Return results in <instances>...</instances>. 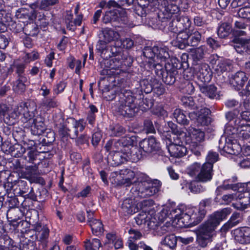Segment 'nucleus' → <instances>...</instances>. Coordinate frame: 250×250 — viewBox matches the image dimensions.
<instances>
[{"label": "nucleus", "instance_id": "473e14b6", "mask_svg": "<svg viewBox=\"0 0 250 250\" xmlns=\"http://www.w3.org/2000/svg\"><path fill=\"white\" fill-rule=\"evenodd\" d=\"M245 32L243 30H236L235 29V51L240 54L244 53L247 51V49L245 44L244 39L236 38L237 36H242Z\"/></svg>", "mask_w": 250, "mask_h": 250}, {"label": "nucleus", "instance_id": "7ed1b4c3", "mask_svg": "<svg viewBox=\"0 0 250 250\" xmlns=\"http://www.w3.org/2000/svg\"><path fill=\"white\" fill-rule=\"evenodd\" d=\"M24 112L22 122H29L31 124V133L34 135H41L45 133L48 129L46 128L44 119L37 113V105L33 102L26 103L24 106Z\"/></svg>", "mask_w": 250, "mask_h": 250}, {"label": "nucleus", "instance_id": "2eb2a0df", "mask_svg": "<svg viewBox=\"0 0 250 250\" xmlns=\"http://www.w3.org/2000/svg\"><path fill=\"white\" fill-rule=\"evenodd\" d=\"M208 28L199 29L198 30H192L188 34H185V37L187 38L188 45L196 47L201 42L202 38V34H205Z\"/></svg>", "mask_w": 250, "mask_h": 250}, {"label": "nucleus", "instance_id": "bf43d9fd", "mask_svg": "<svg viewBox=\"0 0 250 250\" xmlns=\"http://www.w3.org/2000/svg\"><path fill=\"white\" fill-rule=\"evenodd\" d=\"M120 143L125 151L127 148H130V146H134V144L136 140V137L134 136H125L120 139H119Z\"/></svg>", "mask_w": 250, "mask_h": 250}, {"label": "nucleus", "instance_id": "e2e57ef3", "mask_svg": "<svg viewBox=\"0 0 250 250\" xmlns=\"http://www.w3.org/2000/svg\"><path fill=\"white\" fill-rule=\"evenodd\" d=\"M185 144L189 145V149L195 155L199 156L201 155V150L203 148V146L200 143L195 142H191L190 143L189 141L186 140Z\"/></svg>", "mask_w": 250, "mask_h": 250}, {"label": "nucleus", "instance_id": "f3484780", "mask_svg": "<svg viewBox=\"0 0 250 250\" xmlns=\"http://www.w3.org/2000/svg\"><path fill=\"white\" fill-rule=\"evenodd\" d=\"M70 125H72L73 127L70 129L68 136L70 138L74 139L78 136L79 132L83 131L85 126V123L83 119L76 120L74 118H70Z\"/></svg>", "mask_w": 250, "mask_h": 250}, {"label": "nucleus", "instance_id": "5701e85b", "mask_svg": "<svg viewBox=\"0 0 250 250\" xmlns=\"http://www.w3.org/2000/svg\"><path fill=\"white\" fill-rule=\"evenodd\" d=\"M103 60L101 62V67L103 69L101 71L100 74L102 75L111 76L114 73V65L113 59L110 58H103Z\"/></svg>", "mask_w": 250, "mask_h": 250}, {"label": "nucleus", "instance_id": "412c9836", "mask_svg": "<svg viewBox=\"0 0 250 250\" xmlns=\"http://www.w3.org/2000/svg\"><path fill=\"white\" fill-rule=\"evenodd\" d=\"M235 241L245 244L250 243V228L242 227L235 229Z\"/></svg>", "mask_w": 250, "mask_h": 250}, {"label": "nucleus", "instance_id": "6e6552de", "mask_svg": "<svg viewBox=\"0 0 250 250\" xmlns=\"http://www.w3.org/2000/svg\"><path fill=\"white\" fill-rule=\"evenodd\" d=\"M168 29L174 33H184L189 30L191 25V21L188 16L175 15L171 21L168 23Z\"/></svg>", "mask_w": 250, "mask_h": 250}, {"label": "nucleus", "instance_id": "37998d69", "mask_svg": "<svg viewBox=\"0 0 250 250\" xmlns=\"http://www.w3.org/2000/svg\"><path fill=\"white\" fill-rule=\"evenodd\" d=\"M178 237L174 234L167 235L161 241L162 245L167 246L171 250L174 249L176 247Z\"/></svg>", "mask_w": 250, "mask_h": 250}, {"label": "nucleus", "instance_id": "864d4df0", "mask_svg": "<svg viewBox=\"0 0 250 250\" xmlns=\"http://www.w3.org/2000/svg\"><path fill=\"white\" fill-rule=\"evenodd\" d=\"M237 102H239L241 105V103H243V106L246 109H250V98H248L247 92L245 90H242L238 92L237 97Z\"/></svg>", "mask_w": 250, "mask_h": 250}, {"label": "nucleus", "instance_id": "b1692460", "mask_svg": "<svg viewBox=\"0 0 250 250\" xmlns=\"http://www.w3.org/2000/svg\"><path fill=\"white\" fill-rule=\"evenodd\" d=\"M100 37H102V39L109 43L113 41L117 42L120 38V35L118 32L111 28L106 27L102 28Z\"/></svg>", "mask_w": 250, "mask_h": 250}, {"label": "nucleus", "instance_id": "f8f14e48", "mask_svg": "<svg viewBox=\"0 0 250 250\" xmlns=\"http://www.w3.org/2000/svg\"><path fill=\"white\" fill-rule=\"evenodd\" d=\"M193 70L198 79L203 83H208L211 79L209 66L206 63H193Z\"/></svg>", "mask_w": 250, "mask_h": 250}, {"label": "nucleus", "instance_id": "8fccbe9b", "mask_svg": "<svg viewBox=\"0 0 250 250\" xmlns=\"http://www.w3.org/2000/svg\"><path fill=\"white\" fill-rule=\"evenodd\" d=\"M176 40L174 42V45L180 49H184L189 46L187 38L185 37V34L177 33Z\"/></svg>", "mask_w": 250, "mask_h": 250}, {"label": "nucleus", "instance_id": "f03ea898", "mask_svg": "<svg viewBox=\"0 0 250 250\" xmlns=\"http://www.w3.org/2000/svg\"><path fill=\"white\" fill-rule=\"evenodd\" d=\"M161 182L157 180L146 179L134 183L131 189L134 199L127 198L124 200L122 205L123 211L127 214H132L138 211L139 208L134 202L136 198H147L157 194L161 187Z\"/></svg>", "mask_w": 250, "mask_h": 250}, {"label": "nucleus", "instance_id": "dca6fc26", "mask_svg": "<svg viewBox=\"0 0 250 250\" xmlns=\"http://www.w3.org/2000/svg\"><path fill=\"white\" fill-rule=\"evenodd\" d=\"M213 175V168L211 164L204 163L202 165V168L197 175L196 180L202 183H206L211 181Z\"/></svg>", "mask_w": 250, "mask_h": 250}, {"label": "nucleus", "instance_id": "f704fd0d", "mask_svg": "<svg viewBox=\"0 0 250 250\" xmlns=\"http://www.w3.org/2000/svg\"><path fill=\"white\" fill-rule=\"evenodd\" d=\"M21 106L20 108L16 107L12 111L7 114L3 119L4 123L9 125H14L21 115Z\"/></svg>", "mask_w": 250, "mask_h": 250}, {"label": "nucleus", "instance_id": "0eeeda50", "mask_svg": "<svg viewBox=\"0 0 250 250\" xmlns=\"http://www.w3.org/2000/svg\"><path fill=\"white\" fill-rule=\"evenodd\" d=\"M127 21L126 13L122 9L106 11L103 18L104 23H110L115 27H122L123 25L127 24Z\"/></svg>", "mask_w": 250, "mask_h": 250}, {"label": "nucleus", "instance_id": "774afa93", "mask_svg": "<svg viewBox=\"0 0 250 250\" xmlns=\"http://www.w3.org/2000/svg\"><path fill=\"white\" fill-rule=\"evenodd\" d=\"M100 38L96 45V50L100 53V56L103 58V56L106 54V51L108 50V48L107 46L108 42L102 39V37H100Z\"/></svg>", "mask_w": 250, "mask_h": 250}, {"label": "nucleus", "instance_id": "1a4fd4ad", "mask_svg": "<svg viewBox=\"0 0 250 250\" xmlns=\"http://www.w3.org/2000/svg\"><path fill=\"white\" fill-rule=\"evenodd\" d=\"M226 215L223 210L215 212L210 216L207 221L200 226L198 232L202 233L203 231V234H209L212 237L216 227L225 218Z\"/></svg>", "mask_w": 250, "mask_h": 250}, {"label": "nucleus", "instance_id": "cd10ccee", "mask_svg": "<svg viewBox=\"0 0 250 250\" xmlns=\"http://www.w3.org/2000/svg\"><path fill=\"white\" fill-rule=\"evenodd\" d=\"M233 141V139H226V144L224 145L221 139L219 140L218 149L221 154L225 155L226 153L231 155L234 154Z\"/></svg>", "mask_w": 250, "mask_h": 250}, {"label": "nucleus", "instance_id": "69168bd1", "mask_svg": "<svg viewBox=\"0 0 250 250\" xmlns=\"http://www.w3.org/2000/svg\"><path fill=\"white\" fill-rule=\"evenodd\" d=\"M199 182H200L196 180L195 181L191 182L188 184V188L191 192L197 194L205 190V188H204Z\"/></svg>", "mask_w": 250, "mask_h": 250}, {"label": "nucleus", "instance_id": "13d9d810", "mask_svg": "<svg viewBox=\"0 0 250 250\" xmlns=\"http://www.w3.org/2000/svg\"><path fill=\"white\" fill-rule=\"evenodd\" d=\"M23 30L26 35L33 37L37 36L39 32L38 25L33 22L27 24L25 26Z\"/></svg>", "mask_w": 250, "mask_h": 250}, {"label": "nucleus", "instance_id": "c03bdc74", "mask_svg": "<svg viewBox=\"0 0 250 250\" xmlns=\"http://www.w3.org/2000/svg\"><path fill=\"white\" fill-rule=\"evenodd\" d=\"M59 104L60 103L55 97L45 98L42 99V105L47 110L56 108Z\"/></svg>", "mask_w": 250, "mask_h": 250}, {"label": "nucleus", "instance_id": "aec40b11", "mask_svg": "<svg viewBox=\"0 0 250 250\" xmlns=\"http://www.w3.org/2000/svg\"><path fill=\"white\" fill-rule=\"evenodd\" d=\"M217 34L220 38H226L230 37V42L234 43V31L229 23L224 22L221 24L217 30Z\"/></svg>", "mask_w": 250, "mask_h": 250}, {"label": "nucleus", "instance_id": "09e8293b", "mask_svg": "<svg viewBox=\"0 0 250 250\" xmlns=\"http://www.w3.org/2000/svg\"><path fill=\"white\" fill-rule=\"evenodd\" d=\"M125 132V129L119 124L111 125L109 127V134L112 137H120Z\"/></svg>", "mask_w": 250, "mask_h": 250}, {"label": "nucleus", "instance_id": "9b49d317", "mask_svg": "<svg viewBox=\"0 0 250 250\" xmlns=\"http://www.w3.org/2000/svg\"><path fill=\"white\" fill-rule=\"evenodd\" d=\"M166 214L165 216L160 219L159 217V220H160L161 223L157 221L155 217H151L150 221L147 223V226L149 228L154 230V233L155 235L162 236L167 232L171 231L172 226L170 223H166L165 224L161 226L162 222L164 219L166 217Z\"/></svg>", "mask_w": 250, "mask_h": 250}, {"label": "nucleus", "instance_id": "a19ab883", "mask_svg": "<svg viewBox=\"0 0 250 250\" xmlns=\"http://www.w3.org/2000/svg\"><path fill=\"white\" fill-rule=\"evenodd\" d=\"M121 50V47L119 46L116 42H115V45L110 46V49L108 48L107 51H106V54L103 56V58H111L112 57L114 56L117 57V58H115L116 60H120V57L122 56V54Z\"/></svg>", "mask_w": 250, "mask_h": 250}, {"label": "nucleus", "instance_id": "a18cd8bd", "mask_svg": "<svg viewBox=\"0 0 250 250\" xmlns=\"http://www.w3.org/2000/svg\"><path fill=\"white\" fill-rule=\"evenodd\" d=\"M101 245V243L98 239H87L84 242L83 247L84 250H98Z\"/></svg>", "mask_w": 250, "mask_h": 250}, {"label": "nucleus", "instance_id": "a878e982", "mask_svg": "<svg viewBox=\"0 0 250 250\" xmlns=\"http://www.w3.org/2000/svg\"><path fill=\"white\" fill-rule=\"evenodd\" d=\"M109 163L112 166H118L126 162L125 152H110L108 158Z\"/></svg>", "mask_w": 250, "mask_h": 250}, {"label": "nucleus", "instance_id": "423d86ee", "mask_svg": "<svg viewBox=\"0 0 250 250\" xmlns=\"http://www.w3.org/2000/svg\"><path fill=\"white\" fill-rule=\"evenodd\" d=\"M182 64L180 61L176 57H172L165 64V72L162 79L164 83L167 85H172L176 82L178 74V70L182 67Z\"/></svg>", "mask_w": 250, "mask_h": 250}, {"label": "nucleus", "instance_id": "c756f323", "mask_svg": "<svg viewBox=\"0 0 250 250\" xmlns=\"http://www.w3.org/2000/svg\"><path fill=\"white\" fill-rule=\"evenodd\" d=\"M233 115L234 114L232 112H228L226 115L227 119L229 121L226 124L225 129L226 139H230L234 140V123L231 122L233 118Z\"/></svg>", "mask_w": 250, "mask_h": 250}, {"label": "nucleus", "instance_id": "20e7f679", "mask_svg": "<svg viewBox=\"0 0 250 250\" xmlns=\"http://www.w3.org/2000/svg\"><path fill=\"white\" fill-rule=\"evenodd\" d=\"M168 125L175 136L173 137V143L169 139L166 140L167 148L171 156L176 158L182 157L187 152V148L183 145V143H185V137L186 133L172 122H169Z\"/></svg>", "mask_w": 250, "mask_h": 250}, {"label": "nucleus", "instance_id": "9d476101", "mask_svg": "<svg viewBox=\"0 0 250 250\" xmlns=\"http://www.w3.org/2000/svg\"><path fill=\"white\" fill-rule=\"evenodd\" d=\"M33 230L35 232V236L42 249L46 250L49 242L50 229L48 226L41 222H37L32 225Z\"/></svg>", "mask_w": 250, "mask_h": 250}, {"label": "nucleus", "instance_id": "c85d7f7f", "mask_svg": "<svg viewBox=\"0 0 250 250\" xmlns=\"http://www.w3.org/2000/svg\"><path fill=\"white\" fill-rule=\"evenodd\" d=\"M121 181L120 185H125L129 186L132 184V180L135 177V173L129 169L120 170Z\"/></svg>", "mask_w": 250, "mask_h": 250}, {"label": "nucleus", "instance_id": "680f3d73", "mask_svg": "<svg viewBox=\"0 0 250 250\" xmlns=\"http://www.w3.org/2000/svg\"><path fill=\"white\" fill-rule=\"evenodd\" d=\"M8 151L11 153L12 156L18 158L25 153V149L20 145L10 146Z\"/></svg>", "mask_w": 250, "mask_h": 250}, {"label": "nucleus", "instance_id": "72a5a7b5", "mask_svg": "<svg viewBox=\"0 0 250 250\" xmlns=\"http://www.w3.org/2000/svg\"><path fill=\"white\" fill-rule=\"evenodd\" d=\"M158 62V61L156 60H153V62L148 61V63L150 68H152L154 71L155 75L160 78L163 77L164 73L165 72V64L167 62Z\"/></svg>", "mask_w": 250, "mask_h": 250}, {"label": "nucleus", "instance_id": "ea45409f", "mask_svg": "<svg viewBox=\"0 0 250 250\" xmlns=\"http://www.w3.org/2000/svg\"><path fill=\"white\" fill-rule=\"evenodd\" d=\"M192 213L191 209H188L181 214L180 218H178V223L179 225L184 227H188L192 226L190 213Z\"/></svg>", "mask_w": 250, "mask_h": 250}, {"label": "nucleus", "instance_id": "5fc2aeb1", "mask_svg": "<svg viewBox=\"0 0 250 250\" xmlns=\"http://www.w3.org/2000/svg\"><path fill=\"white\" fill-rule=\"evenodd\" d=\"M180 88L182 93L189 95L192 94L195 91L193 83L188 80L184 81L181 84Z\"/></svg>", "mask_w": 250, "mask_h": 250}, {"label": "nucleus", "instance_id": "338daca9", "mask_svg": "<svg viewBox=\"0 0 250 250\" xmlns=\"http://www.w3.org/2000/svg\"><path fill=\"white\" fill-rule=\"evenodd\" d=\"M201 168L202 165L201 164L198 162H195L188 167V173L191 176H195L196 179L197 175L200 172Z\"/></svg>", "mask_w": 250, "mask_h": 250}, {"label": "nucleus", "instance_id": "c9c22d12", "mask_svg": "<svg viewBox=\"0 0 250 250\" xmlns=\"http://www.w3.org/2000/svg\"><path fill=\"white\" fill-rule=\"evenodd\" d=\"M192 213H190L193 225H196L200 222L204 218L206 211L204 208H199L198 209H191Z\"/></svg>", "mask_w": 250, "mask_h": 250}, {"label": "nucleus", "instance_id": "58836bf2", "mask_svg": "<svg viewBox=\"0 0 250 250\" xmlns=\"http://www.w3.org/2000/svg\"><path fill=\"white\" fill-rule=\"evenodd\" d=\"M172 115L178 124L184 125L189 124V121L187 117L185 112L183 110L176 108L174 110Z\"/></svg>", "mask_w": 250, "mask_h": 250}, {"label": "nucleus", "instance_id": "052dcab7", "mask_svg": "<svg viewBox=\"0 0 250 250\" xmlns=\"http://www.w3.org/2000/svg\"><path fill=\"white\" fill-rule=\"evenodd\" d=\"M247 80L248 77L245 72L238 71L235 73V83L237 84L235 87H237L238 89L243 86Z\"/></svg>", "mask_w": 250, "mask_h": 250}, {"label": "nucleus", "instance_id": "bb28decb", "mask_svg": "<svg viewBox=\"0 0 250 250\" xmlns=\"http://www.w3.org/2000/svg\"><path fill=\"white\" fill-rule=\"evenodd\" d=\"M128 233L129 237L127 241L128 246L130 250H136L137 247L135 242L142 237V233L138 230L133 229H130Z\"/></svg>", "mask_w": 250, "mask_h": 250}, {"label": "nucleus", "instance_id": "ddd939ff", "mask_svg": "<svg viewBox=\"0 0 250 250\" xmlns=\"http://www.w3.org/2000/svg\"><path fill=\"white\" fill-rule=\"evenodd\" d=\"M139 146L141 150H142L146 154L158 151L160 148L159 143L153 137H150L142 140L139 143Z\"/></svg>", "mask_w": 250, "mask_h": 250}, {"label": "nucleus", "instance_id": "f257e3e1", "mask_svg": "<svg viewBox=\"0 0 250 250\" xmlns=\"http://www.w3.org/2000/svg\"><path fill=\"white\" fill-rule=\"evenodd\" d=\"M127 85V82L123 80L116 88L105 91L104 94L107 101L117 99L116 111L119 115L131 118L136 115L139 109L136 102L135 94L126 88Z\"/></svg>", "mask_w": 250, "mask_h": 250}, {"label": "nucleus", "instance_id": "79ce46f5", "mask_svg": "<svg viewBox=\"0 0 250 250\" xmlns=\"http://www.w3.org/2000/svg\"><path fill=\"white\" fill-rule=\"evenodd\" d=\"M104 148L107 151H110V152H125L119 140L116 141L112 140L108 141Z\"/></svg>", "mask_w": 250, "mask_h": 250}, {"label": "nucleus", "instance_id": "0e129e2a", "mask_svg": "<svg viewBox=\"0 0 250 250\" xmlns=\"http://www.w3.org/2000/svg\"><path fill=\"white\" fill-rule=\"evenodd\" d=\"M6 215L7 218L10 219V221L16 222L20 219L21 212L18 208H10L7 211Z\"/></svg>", "mask_w": 250, "mask_h": 250}, {"label": "nucleus", "instance_id": "a211bd4d", "mask_svg": "<svg viewBox=\"0 0 250 250\" xmlns=\"http://www.w3.org/2000/svg\"><path fill=\"white\" fill-rule=\"evenodd\" d=\"M218 66L222 72L228 71V79L226 81L232 87L234 86L233 82L234 81V74L233 72H230L233 68L232 62L229 60H223L219 62Z\"/></svg>", "mask_w": 250, "mask_h": 250}, {"label": "nucleus", "instance_id": "4be33fe9", "mask_svg": "<svg viewBox=\"0 0 250 250\" xmlns=\"http://www.w3.org/2000/svg\"><path fill=\"white\" fill-rule=\"evenodd\" d=\"M126 162L130 161L133 163L137 162L142 157L143 154L141 150L136 147L132 146L127 148L125 151Z\"/></svg>", "mask_w": 250, "mask_h": 250}, {"label": "nucleus", "instance_id": "49530a36", "mask_svg": "<svg viewBox=\"0 0 250 250\" xmlns=\"http://www.w3.org/2000/svg\"><path fill=\"white\" fill-rule=\"evenodd\" d=\"M205 50L206 47L201 45L191 51V56L193 61V63H198V61H200L204 58Z\"/></svg>", "mask_w": 250, "mask_h": 250}, {"label": "nucleus", "instance_id": "e433bc0d", "mask_svg": "<svg viewBox=\"0 0 250 250\" xmlns=\"http://www.w3.org/2000/svg\"><path fill=\"white\" fill-rule=\"evenodd\" d=\"M88 225L91 228L93 235L100 236L103 234L104 231V225L100 220L96 219L91 221Z\"/></svg>", "mask_w": 250, "mask_h": 250}, {"label": "nucleus", "instance_id": "de8ad7c7", "mask_svg": "<svg viewBox=\"0 0 250 250\" xmlns=\"http://www.w3.org/2000/svg\"><path fill=\"white\" fill-rule=\"evenodd\" d=\"M245 196H243L242 201L238 200L235 202V208L240 210H243L248 208L250 204V192H245Z\"/></svg>", "mask_w": 250, "mask_h": 250}, {"label": "nucleus", "instance_id": "4d7b16f0", "mask_svg": "<svg viewBox=\"0 0 250 250\" xmlns=\"http://www.w3.org/2000/svg\"><path fill=\"white\" fill-rule=\"evenodd\" d=\"M181 102L182 105L187 109L194 110L198 108V106L192 97H183L181 98Z\"/></svg>", "mask_w": 250, "mask_h": 250}, {"label": "nucleus", "instance_id": "4c0bfd02", "mask_svg": "<svg viewBox=\"0 0 250 250\" xmlns=\"http://www.w3.org/2000/svg\"><path fill=\"white\" fill-rule=\"evenodd\" d=\"M27 81V78L25 76H21L15 82L13 89L15 92L18 94L23 93L26 89L25 83Z\"/></svg>", "mask_w": 250, "mask_h": 250}, {"label": "nucleus", "instance_id": "2f4dec72", "mask_svg": "<svg viewBox=\"0 0 250 250\" xmlns=\"http://www.w3.org/2000/svg\"><path fill=\"white\" fill-rule=\"evenodd\" d=\"M201 92L210 99H219V95L217 87L214 85H206L205 84L199 85Z\"/></svg>", "mask_w": 250, "mask_h": 250}, {"label": "nucleus", "instance_id": "393cba45", "mask_svg": "<svg viewBox=\"0 0 250 250\" xmlns=\"http://www.w3.org/2000/svg\"><path fill=\"white\" fill-rule=\"evenodd\" d=\"M155 51V59L156 61L159 60L161 62H170V55L168 53V49L164 46H154V52Z\"/></svg>", "mask_w": 250, "mask_h": 250}, {"label": "nucleus", "instance_id": "7c9ffc66", "mask_svg": "<svg viewBox=\"0 0 250 250\" xmlns=\"http://www.w3.org/2000/svg\"><path fill=\"white\" fill-rule=\"evenodd\" d=\"M250 190V182L247 183L235 184V202L238 200L242 201L243 196H245V192Z\"/></svg>", "mask_w": 250, "mask_h": 250}, {"label": "nucleus", "instance_id": "4468645a", "mask_svg": "<svg viewBox=\"0 0 250 250\" xmlns=\"http://www.w3.org/2000/svg\"><path fill=\"white\" fill-rule=\"evenodd\" d=\"M210 111L207 108H201L199 111L191 112L188 114V117L191 120H196L198 125H207L210 122V118L208 117Z\"/></svg>", "mask_w": 250, "mask_h": 250}, {"label": "nucleus", "instance_id": "603ef678", "mask_svg": "<svg viewBox=\"0 0 250 250\" xmlns=\"http://www.w3.org/2000/svg\"><path fill=\"white\" fill-rule=\"evenodd\" d=\"M72 127L73 126L70 125V119L67 120L62 124H61L58 131L60 136L62 138L69 137L68 133Z\"/></svg>", "mask_w": 250, "mask_h": 250}, {"label": "nucleus", "instance_id": "6e6d98bb", "mask_svg": "<svg viewBox=\"0 0 250 250\" xmlns=\"http://www.w3.org/2000/svg\"><path fill=\"white\" fill-rule=\"evenodd\" d=\"M59 0H41L39 4V8L41 10L49 11L53 6L59 3Z\"/></svg>", "mask_w": 250, "mask_h": 250}, {"label": "nucleus", "instance_id": "3c124183", "mask_svg": "<svg viewBox=\"0 0 250 250\" xmlns=\"http://www.w3.org/2000/svg\"><path fill=\"white\" fill-rule=\"evenodd\" d=\"M203 232L202 233L198 232L196 241L200 247L205 248L207 246L208 243L211 242L212 237L210 236L209 234H203Z\"/></svg>", "mask_w": 250, "mask_h": 250}, {"label": "nucleus", "instance_id": "39448f33", "mask_svg": "<svg viewBox=\"0 0 250 250\" xmlns=\"http://www.w3.org/2000/svg\"><path fill=\"white\" fill-rule=\"evenodd\" d=\"M162 6L161 11L158 13L156 20V27L161 30H163L168 25V23L175 15H178L180 9L176 2L167 1L161 3Z\"/></svg>", "mask_w": 250, "mask_h": 250}, {"label": "nucleus", "instance_id": "6ab92c4d", "mask_svg": "<svg viewBox=\"0 0 250 250\" xmlns=\"http://www.w3.org/2000/svg\"><path fill=\"white\" fill-rule=\"evenodd\" d=\"M189 136L185 137V140H187L188 141L195 142L200 143L204 140L205 133L200 129L196 128L190 126L187 129Z\"/></svg>", "mask_w": 250, "mask_h": 250}]
</instances>
